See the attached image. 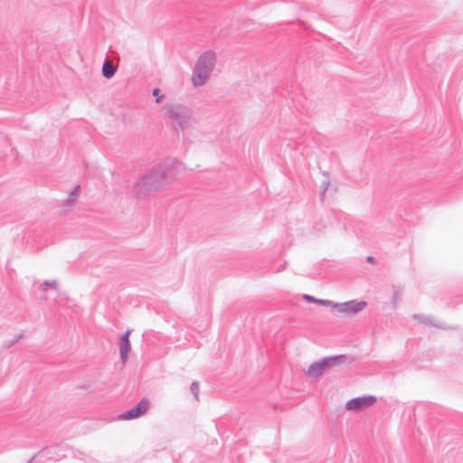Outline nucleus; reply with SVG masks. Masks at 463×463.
I'll return each instance as SVG.
<instances>
[{"label":"nucleus","mask_w":463,"mask_h":463,"mask_svg":"<svg viewBox=\"0 0 463 463\" xmlns=\"http://www.w3.org/2000/svg\"><path fill=\"white\" fill-rule=\"evenodd\" d=\"M183 170L182 163L174 158L166 159L164 163L153 167L146 175V190L159 191L166 188Z\"/></svg>","instance_id":"nucleus-1"},{"label":"nucleus","mask_w":463,"mask_h":463,"mask_svg":"<svg viewBox=\"0 0 463 463\" xmlns=\"http://www.w3.org/2000/svg\"><path fill=\"white\" fill-rule=\"evenodd\" d=\"M216 64V54L213 51L202 53L193 71L192 83L194 87L203 86L210 79V76Z\"/></svg>","instance_id":"nucleus-2"},{"label":"nucleus","mask_w":463,"mask_h":463,"mask_svg":"<svg viewBox=\"0 0 463 463\" xmlns=\"http://www.w3.org/2000/svg\"><path fill=\"white\" fill-rule=\"evenodd\" d=\"M346 360L345 355L325 357L317 362L312 363L306 373L311 378H319L327 369L339 365Z\"/></svg>","instance_id":"nucleus-3"},{"label":"nucleus","mask_w":463,"mask_h":463,"mask_svg":"<svg viewBox=\"0 0 463 463\" xmlns=\"http://www.w3.org/2000/svg\"><path fill=\"white\" fill-rule=\"evenodd\" d=\"M168 117L175 120L182 129L190 128L194 121L193 110L183 107H175L168 109Z\"/></svg>","instance_id":"nucleus-4"},{"label":"nucleus","mask_w":463,"mask_h":463,"mask_svg":"<svg viewBox=\"0 0 463 463\" xmlns=\"http://www.w3.org/2000/svg\"><path fill=\"white\" fill-rule=\"evenodd\" d=\"M375 402H376V397L373 395L357 397V398L349 400L345 403V409L347 411H359L365 408L373 406Z\"/></svg>","instance_id":"nucleus-5"},{"label":"nucleus","mask_w":463,"mask_h":463,"mask_svg":"<svg viewBox=\"0 0 463 463\" xmlns=\"http://www.w3.org/2000/svg\"><path fill=\"white\" fill-rule=\"evenodd\" d=\"M366 305L367 303L365 301L351 300L340 304L337 303V310L339 313L356 314L362 311Z\"/></svg>","instance_id":"nucleus-6"},{"label":"nucleus","mask_w":463,"mask_h":463,"mask_svg":"<svg viewBox=\"0 0 463 463\" xmlns=\"http://www.w3.org/2000/svg\"><path fill=\"white\" fill-rule=\"evenodd\" d=\"M145 413V397L132 409L118 415L119 420H129L138 418Z\"/></svg>","instance_id":"nucleus-7"},{"label":"nucleus","mask_w":463,"mask_h":463,"mask_svg":"<svg viewBox=\"0 0 463 463\" xmlns=\"http://www.w3.org/2000/svg\"><path fill=\"white\" fill-rule=\"evenodd\" d=\"M129 334L130 331H126L119 339L118 345H119V354H120V360L122 364H124L128 358V354L131 349V345L129 341Z\"/></svg>","instance_id":"nucleus-8"},{"label":"nucleus","mask_w":463,"mask_h":463,"mask_svg":"<svg viewBox=\"0 0 463 463\" xmlns=\"http://www.w3.org/2000/svg\"><path fill=\"white\" fill-rule=\"evenodd\" d=\"M101 71L104 78L111 79L117 71V67L109 58H106Z\"/></svg>","instance_id":"nucleus-9"},{"label":"nucleus","mask_w":463,"mask_h":463,"mask_svg":"<svg viewBox=\"0 0 463 463\" xmlns=\"http://www.w3.org/2000/svg\"><path fill=\"white\" fill-rule=\"evenodd\" d=\"M60 450V446L59 445H53V446H50V447H46L44 448L43 449H42L38 455H36L34 458H38V457H41V458H49V459H54L56 458V454L57 452Z\"/></svg>","instance_id":"nucleus-10"},{"label":"nucleus","mask_w":463,"mask_h":463,"mask_svg":"<svg viewBox=\"0 0 463 463\" xmlns=\"http://www.w3.org/2000/svg\"><path fill=\"white\" fill-rule=\"evenodd\" d=\"M132 194L137 199L145 198V176H141L133 186Z\"/></svg>","instance_id":"nucleus-11"},{"label":"nucleus","mask_w":463,"mask_h":463,"mask_svg":"<svg viewBox=\"0 0 463 463\" xmlns=\"http://www.w3.org/2000/svg\"><path fill=\"white\" fill-rule=\"evenodd\" d=\"M80 186L79 184H77L73 187L72 191L71 192V194H69V197L67 199L68 203L74 202L75 198L78 196V194L80 193Z\"/></svg>","instance_id":"nucleus-12"},{"label":"nucleus","mask_w":463,"mask_h":463,"mask_svg":"<svg viewBox=\"0 0 463 463\" xmlns=\"http://www.w3.org/2000/svg\"><path fill=\"white\" fill-rule=\"evenodd\" d=\"M191 392L194 395V398L198 401V392H199V383L194 381L192 383L190 386Z\"/></svg>","instance_id":"nucleus-13"},{"label":"nucleus","mask_w":463,"mask_h":463,"mask_svg":"<svg viewBox=\"0 0 463 463\" xmlns=\"http://www.w3.org/2000/svg\"><path fill=\"white\" fill-rule=\"evenodd\" d=\"M153 96L156 98V103H160L165 97V95L161 93V90L159 89H155L153 90Z\"/></svg>","instance_id":"nucleus-14"},{"label":"nucleus","mask_w":463,"mask_h":463,"mask_svg":"<svg viewBox=\"0 0 463 463\" xmlns=\"http://www.w3.org/2000/svg\"><path fill=\"white\" fill-rule=\"evenodd\" d=\"M317 303L322 305V306L332 307H336L337 308V303H335V302H333L331 300L319 299V300H317Z\"/></svg>","instance_id":"nucleus-15"},{"label":"nucleus","mask_w":463,"mask_h":463,"mask_svg":"<svg viewBox=\"0 0 463 463\" xmlns=\"http://www.w3.org/2000/svg\"><path fill=\"white\" fill-rule=\"evenodd\" d=\"M46 286H52L54 288H57V282L56 280H45L43 284V290H46Z\"/></svg>","instance_id":"nucleus-16"},{"label":"nucleus","mask_w":463,"mask_h":463,"mask_svg":"<svg viewBox=\"0 0 463 463\" xmlns=\"http://www.w3.org/2000/svg\"><path fill=\"white\" fill-rule=\"evenodd\" d=\"M304 298L307 301H310V302H316L317 303V300L316 298L312 297V296H309V295H305L304 296Z\"/></svg>","instance_id":"nucleus-17"},{"label":"nucleus","mask_w":463,"mask_h":463,"mask_svg":"<svg viewBox=\"0 0 463 463\" xmlns=\"http://www.w3.org/2000/svg\"><path fill=\"white\" fill-rule=\"evenodd\" d=\"M20 337H21V335H17V336H15V337L11 341V343L8 345V346H11V345H14V344L18 341V339H19Z\"/></svg>","instance_id":"nucleus-18"},{"label":"nucleus","mask_w":463,"mask_h":463,"mask_svg":"<svg viewBox=\"0 0 463 463\" xmlns=\"http://www.w3.org/2000/svg\"><path fill=\"white\" fill-rule=\"evenodd\" d=\"M423 323H424V324H429V323H430V321H429V317H425V318L423 319Z\"/></svg>","instance_id":"nucleus-19"}]
</instances>
